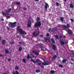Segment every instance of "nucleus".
<instances>
[{"instance_id": "obj_62", "label": "nucleus", "mask_w": 74, "mask_h": 74, "mask_svg": "<svg viewBox=\"0 0 74 74\" xmlns=\"http://www.w3.org/2000/svg\"><path fill=\"white\" fill-rule=\"evenodd\" d=\"M2 55H0V56H2Z\"/></svg>"}, {"instance_id": "obj_57", "label": "nucleus", "mask_w": 74, "mask_h": 74, "mask_svg": "<svg viewBox=\"0 0 74 74\" xmlns=\"http://www.w3.org/2000/svg\"><path fill=\"white\" fill-rule=\"evenodd\" d=\"M63 38H66V36H64Z\"/></svg>"}, {"instance_id": "obj_60", "label": "nucleus", "mask_w": 74, "mask_h": 74, "mask_svg": "<svg viewBox=\"0 0 74 74\" xmlns=\"http://www.w3.org/2000/svg\"><path fill=\"white\" fill-rule=\"evenodd\" d=\"M45 21H43V22H45Z\"/></svg>"}, {"instance_id": "obj_61", "label": "nucleus", "mask_w": 74, "mask_h": 74, "mask_svg": "<svg viewBox=\"0 0 74 74\" xmlns=\"http://www.w3.org/2000/svg\"><path fill=\"white\" fill-rule=\"evenodd\" d=\"M23 38H25V36H23Z\"/></svg>"}, {"instance_id": "obj_45", "label": "nucleus", "mask_w": 74, "mask_h": 74, "mask_svg": "<svg viewBox=\"0 0 74 74\" xmlns=\"http://www.w3.org/2000/svg\"><path fill=\"white\" fill-rule=\"evenodd\" d=\"M56 38H57V39H58V38H59V36H58V35H56Z\"/></svg>"}, {"instance_id": "obj_22", "label": "nucleus", "mask_w": 74, "mask_h": 74, "mask_svg": "<svg viewBox=\"0 0 74 74\" xmlns=\"http://www.w3.org/2000/svg\"><path fill=\"white\" fill-rule=\"evenodd\" d=\"M34 54L36 55H37V56H38L39 55V53H38V52H37V51H35L34 53Z\"/></svg>"}, {"instance_id": "obj_34", "label": "nucleus", "mask_w": 74, "mask_h": 74, "mask_svg": "<svg viewBox=\"0 0 74 74\" xmlns=\"http://www.w3.org/2000/svg\"><path fill=\"white\" fill-rule=\"evenodd\" d=\"M14 42H13L12 41H11L10 42V44L12 45V44H14Z\"/></svg>"}, {"instance_id": "obj_27", "label": "nucleus", "mask_w": 74, "mask_h": 74, "mask_svg": "<svg viewBox=\"0 0 74 74\" xmlns=\"http://www.w3.org/2000/svg\"><path fill=\"white\" fill-rule=\"evenodd\" d=\"M15 4H17L18 5H20V2L16 1L15 2Z\"/></svg>"}, {"instance_id": "obj_39", "label": "nucleus", "mask_w": 74, "mask_h": 74, "mask_svg": "<svg viewBox=\"0 0 74 74\" xmlns=\"http://www.w3.org/2000/svg\"><path fill=\"white\" fill-rule=\"evenodd\" d=\"M56 4L57 6H59V4L58 2H56Z\"/></svg>"}, {"instance_id": "obj_6", "label": "nucleus", "mask_w": 74, "mask_h": 74, "mask_svg": "<svg viewBox=\"0 0 74 74\" xmlns=\"http://www.w3.org/2000/svg\"><path fill=\"white\" fill-rule=\"evenodd\" d=\"M62 26L64 29H69V28L70 27V25L68 24H67V26L64 25H62Z\"/></svg>"}, {"instance_id": "obj_58", "label": "nucleus", "mask_w": 74, "mask_h": 74, "mask_svg": "<svg viewBox=\"0 0 74 74\" xmlns=\"http://www.w3.org/2000/svg\"><path fill=\"white\" fill-rule=\"evenodd\" d=\"M33 52H34V50H33L32 51Z\"/></svg>"}, {"instance_id": "obj_24", "label": "nucleus", "mask_w": 74, "mask_h": 74, "mask_svg": "<svg viewBox=\"0 0 74 74\" xmlns=\"http://www.w3.org/2000/svg\"><path fill=\"white\" fill-rule=\"evenodd\" d=\"M27 59H30V58H32V57H30V55L29 54H28L27 57Z\"/></svg>"}, {"instance_id": "obj_25", "label": "nucleus", "mask_w": 74, "mask_h": 74, "mask_svg": "<svg viewBox=\"0 0 74 74\" xmlns=\"http://www.w3.org/2000/svg\"><path fill=\"white\" fill-rule=\"evenodd\" d=\"M15 70H19V67L17 66H16L15 67Z\"/></svg>"}, {"instance_id": "obj_41", "label": "nucleus", "mask_w": 74, "mask_h": 74, "mask_svg": "<svg viewBox=\"0 0 74 74\" xmlns=\"http://www.w3.org/2000/svg\"><path fill=\"white\" fill-rule=\"evenodd\" d=\"M40 66L41 67V68H42V69H44V67L42 65H41Z\"/></svg>"}, {"instance_id": "obj_5", "label": "nucleus", "mask_w": 74, "mask_h": 74, "mask_svg": "<svg viewBox=\"0 0 74 74\" xmlns=\"http://www.w3.org/2000/svg\"><path fill=\"white\" fill-rule=\"evenodd\" d=\"M17 23V22H14V23H10V26L11 27H13V28H14L15 27V26H16V24Z\"/></svg>"}, {"instance_id": "obj_43", "label": "nucleus", "mask_w": 74, "mask_h": 74, "mask_svg": "<svg viewBox=\"0 0 74 74\" xmlns=\"http://www.w3.org/2000/svg\"><path fill=\"white\" fill-rule=\"evenodd\" d=\"M6 27H7V30H10V27H8V26H7Z\"/></svg>"}, {"instance_id": "obj_23", "label": "nucleus", "mask_w": 74, "mask_h": 74, "mask_svg": "<svg viewBox=\"0 0 74 74\" xmlns=\"http://www.w3.org/2000/svg\"><path fill=\"white\" fill-rule=\"evenodd\" d=\"M35 72L36 73H40V70L39 69L36 70L35 71Z\"/></svg>"}, {"instance_id": "obj_35", "label": "nucleus", "mask_w": 74, "mask_h": 74, "mask_svg": "<svg viewBox=\"0 0 74 74\" xmlns=\"http://www.w3.org/2000/svg\"><path fill=\"white\" fill-rule=\"evenodd\" d=\"M23 62L24 63H26V60L25 59H23Z\"/></svg>"}, {"instance_id": "obj_38", "label": "nucleus", "mask_w": 74, "mask_h": 74, "mask_svg": "<svg viewBox=\"0 0 74 74\" xmlns=\"http://www.w3.org/2000/svg\"><path fill=\"white\" fill-rule=\"evenodd\" d=\"M46 36L47 37H49V36H50L49 34V33H47L46 34Z\"/></svg>"}, {"instance_id": "obj_17", "label": "nucleus", "mask_w": 74, "mask_h": 74, "mask_svg": "<svg viewBox=\"0 0 74 74\" xmlns=\"http://www.w3.org/2000/svg\"><path fill=\"white\" fill-rule=\"evenodd\" d=\"M36 62H37L38 63H41L42 62L39 59H37L36 60Z\"/></svg>"}, {"instance_id": "obj_32", "label": "nucleus", "mask_w": 74, "mask_h": 74, "mask_svg": "<svg viewBox=\"0 0 74 74\" xmlns=\"http://www.w3.org/2000/svg\"><path fill=\"white\" fill-rule=\"evenodd\" d=\"M55 73V71H53V70H51L50 71V73H51V74H53Z\"/></svg>"}, {"instance_id": "obj_37", "label": "nucleus", "mask_w": 74, "mask_h": 74, "mask_svg": "<svg viewBox=\"0 0 74 74\" xmlns=\"http://www.w3.org/2000/svg\"><path fill=\"white\" fill-rule=\"evenodd\" d=\"M15 73L16 74H19V73L17 71H16Z\"/></svg>"}, {"instance_id": "obj_28", "label": "nucleus", "mask_w": 74, "mask_h": 74, "mask_svg": "<svg viewBox=\"0 0 74 74\" xmlns=\"http://www.w3.org/2000/svg\"><path fill=\"white\" fill-rule=\"evenodd\" d=\"M5 52L6 53H9V51H8L7 49H6L5 50Z\"/></svg>"}, {"instance_id": "obj_33", "label": "nucleus", "mask_w": 74, "mask_h": 74, "mask_svg": "<svg viewBox=\"0 0 74 74\" xmlns=\"http://www.w3.org/2000/svg\"><path fill=\"white\" fill-rule=\"evenodd\" d=\"M40 17H38L37 19V22H39V21H40Z\"/></svg>"}, {"instance_id": "obj_4", "label": "nucleus", "mask_w": 74, "mask_h": 74, "mask_svg": "<svg viewBox=\"0 0 74 74\" xmlns=\"http://www.w3.org/2000/svg\"><path fill=\"white\" fill-rule=\"evenodd\" d=\"M39 46H40V48L42 51H44L46 50V48H45V49H44V45L42 44H39Z\"/></svg>"}, {"instance_id": "obj_52", "label": "nucleus", "mask_w": 74, "mask_h": 74, "mask_svg": "<svg viewBox=\"0 0 74 74\" xmlns=\"http://www.w3.org/2000/svg\"><path fill=\"white\" fill-rule=\"evenodd\" d=\"M40 36L41 37H43V35H41Z\"/></svg>"}, {"instance_id": "obj_26", "label": "nucleus", "mask_w": 74, "mask_h": 74, "mask_svg": "<svg viewBox=\"0 0 74 74\" xmlns=\"http://www.w3.org/2000/svg\"><path fill=\"white\" fill-rule=\"evenodd\" d=\"M70 7L71 8H74V5H73L72 4H70Z\"/></svg>"}, {"instance_id": "obj_44", "label": "nucleus", "mask_w": 74, "mask_h": 74, "mask_svg": "<svg viewBox=\"0 0 74 74\" xmlns=\"http://www.w3.org/2000/svg\"><path fill=\"white\" fill-rule=\"evenodd\" d=\"M19 44H20V45H22V44H23L22 43V42H19Z\"/></svg>"}, {"instance_id": "obj_13", "label": "nucleus", "mask_w": 74, "mask_h": 74, "mask_svg": "<svg viewBox=\"0 0 74 74\" xmlns=\"http://www.w3.org/2000/svg\"><path fill=\"white\" fill-rule=\"evenodd\" d=\"M44 39L45 42H47V41L49 40V38H47L46 37H45Z\"/></svg>"}, {"instance_id": "obj_10", "label": "nucleus", "mask_w": 74, "mask_h": 74, "mask_svg": "<svg viewBox=\"0 0 74 74\" xmlns=\"http://www.w3.org/2000/svg\"><path fill=\"white\" fill-rule=\"evenodd\" d=\"M33 35L34 36V37H37L38 36V34L37 33H36V32L34 31L33 33Z\"/></svg>"}, {"instance_id": "obj_9", "label": "nucleus", "mask_w": 74, "mask_h": 74, "mask_svg": "<svg viewBox=\"0 0 74 74\" xmlns=\"http://www.w3.org/2000/svg\"><path fill=\"white\" fill-rule=\"evenodd\" d=\"M68 33L69 34H73V32L71 29H68Z\"/></svg>"}, {"instance_id": "obj_2", "label": "nucleus", "mask_w": 74, "mask_h": 74, "mask_svg": "<svg viewBox=\"0 0 74 74\" xmlns=\"http://www.w3.org/2000/svg\"><path fill=\"white\" fill-rule=\"evenodd\" d=\"M21 27V26H18L17 27V29L18 31V32L21 34H24L25 35L27 34L26 32L25 31L23 30L22 29H19Z\"/></svg>"}, {"instance_id": "obj_46", "label": "nucleus", "mask_w": 74, "mask_h": 74, "mask_svg": "<svg viewBox=\"0 0 74 74\" xmlns=\"http://www.w3.org/2000/svg\"><path fill=\"white\" fill-rule=\"evenodd\" d=\"M8 61H9V62H10L11 61V59L8 58Z\"/></svg>"}, {"instance_id": "obj_50", "label": "nucleus", "mask_w": 74, "mask_h": 74, "mask_svg": "<svg viewBox=\"0 0 74 74\" xmlns=\"http://www.w3.org/2000/svg\"><path fill=\"white\" fill-rule=\"evenodd\" d=\"M12 74H15V72L13 71Z\"/></svg>"}, {"instance_id": "obj_36", "label": "nucleus", "mask_w": 74, "mask_h": 74, "mask_svg": "<svg viewBox=\"0 0 74 74\" xmlns=\"http://www.w3.org/2000/svg\"><path fill=\"white\" fill-rule=\"evenodd\" d=\"M23 10H25V11H26L27 10V8H26L24 7L23 8Z\"/></svg>"}, {"instance_id": "obj_20", "label": "nucleus", "mask_w": 74, "mask_h": 74, "mask_svg": "<svg viewBox=\"0 0 74 74\" xmlns=\"http://www.w3.org/2000/svg\"><path fill=\"white\" fill-rule=\"evenodd\" d=\"M52 48L54 50L56 49V46L55 45H53L52 46Z\"/></svg>"}, {"instance_id": "obj_53", "label": "nucleus", "mask_w": 74, "mask_h": 74, "mask_svg": "<svg viewBox=\"0 0 74 74\" xmlns=\"http://www.w3.org/2000/svg\"><path fill=\"white\" fill-rule=\"evenodd\" d=\"M71 60L72 61H74V59H71Z\"/></svg>"}, {"instance_id": "obj_31", "label": "nucleus", "mask_w": 74, "mask_h": 74, "mask_svg": "<svg viewBox=\"0 0 74 74\" xmlns=\"http://www.w3.org/2000/svg\"><path fill=\"white\" fill-rule=\"evenodd\" d=\"M58 67H62H62H63V65H62L61 64H59L58 65Z\"/></svg>"}, {"instance_id": "obj_42", "label": "nucleus", "mask_w": 74, "mask_h": 74, "mask_svg": "<svg viewBox=\"0 0 74 74\" xmlns=\"http://www.w3.org/2000/svg\"><path fill=\"white\" fill-rule=\"evenodd\" d=\"M64 44H68V41H67V42H64Z\"/></svg>"}, {"instance_id": "obj_63", "label": "nucleus", "mask_w": 74, "mask_h": 74, "mask_svg": "<svg viewBox=\"0 0 74 74\" xmlns=\"http://www.w3.org/2000/svg\"><path fill=\"white\" fill-rule=\"evenodd\" d=\"M68 59H69V57H68Z\"/></svg>"}, {"instance_id": "obj_30", "label": "nucleus", "mask_w": 74, "mask_h": 74, "mask_svg": "<svg viewBox=\"0 0 74 74\" xmlns=\"http://www.w3.org/2000/svg\"><path fill=\"white\" fill-rule=\"evenodd\" d=\"M31 62H33V63H36V61H34L33 59H31Z\"/></svg>"}, {"instance_id": "obj_21", "label": "nucleus", "mask_w": 74, "mask_h": 74, "mask_svg": "<svg viewBox=\"0 0 74 74\" xmlns=\"http://www.w3.org/2000/svg\"><path fill=\"white\" fill-rule=\"evenodd\" d=\"M22 50V47H19V48L18 49V51H20L21 52V51Z\"/></svg>"}, {"instance_id": "obj_16", "label": "nucleus", "mask_w": 74, "mask_h": 74, "mask_svg": "<svg viewBox=\"0 0 74 74\" xmlns=\"http://www.w3.org/2000/svg\"><path fill=\"white\" fill-rule=\"evenodd\" d=\"M42 64L43 66H46V65H48L49 63H47L46 62H42Z\"/></svg>"}, {"instance_id": "obj_47", "label": "nucleus", "mask_w": 74, "mask_h": 74, "mask_svg": "<svg viewBox=\"0 0 74 74\" xmlns=\"http://www.w3.org/2000/svg\"><path fill=\"white\" fill-rule=\"evenodd\" d=\"M59 37H60V39H61V38H62V36H60Z\"/></svg>"}, {"instance_id": "obj_15", "label": "nucleus", "mask_w": 74, "mask_h": 74, "mask_svg": "<svg viewBox=\"0 0 74 74\" xmlns=\"http://www.w3.org/2000/svg\"><path fill=\"white\" fill-rule=\"evenodd\" d=\"M60 44L61 45H64V42L62 41L61 40H60Z\"/></svg>"}, {"instance_id": "obj_59", "label": "nucleus", "mask_w": 74, "mask_h": 74, "mask_svg": "<svg viewBox=\"0 0 74 74\" xmlns=\"http://www.w3.org/2000/svg\"><path fill=\"white\" fill-rule=\"evenodd\" d=\"M65 1H67V0H64Z\"/></svg>"}, {"instance_id": "obj_3", "label": "nucleus", "mask_w": 74, "mask_h": 74, "mask_svg": "<svg viewBox=\"0 0 74 74\" xmlns=\"http://www.w3.org/2000/svg\"><path fill=\"white\" fill-rule=\"evenodd\" d=\"M41 21H36V23L34 25V26L35 27H40L41 26Z\"/></svg>"}, {"instance_id": "obj_1", "label": "nucleus", "mask_w": 74, "mask_h": 74, "mask_svg": "<svg viewBox=\"0 0 74 74\" xmlns=\"http://www.w3.org/2000/svg\"><path fill=\"white\" fill-rule=\"evenodd\" d=\"M12 10V8H10L9 10H6L5 11V12H3L2 13V14L4 16H5L7 18V19H9V18H11V16L10 15L9 16H8L9 15V13Z\"/></svg>"}, {"instance_id": "obj_8", "label": "nucleus", "mask_w": 74, "mask_h": 74, "mask_svg": "<svg viewBox=\"0 0 74 74\" xmlns=\"http://www.w3.org/2000/svg\"><path fill=\"white\" fill-rule=\"evenodd\" d=\"M27 26L28 27H32V22H31V21H29L28 22Z\"/></svg>"}, {"instance_id": "obj_64", "label": "nucleus", "mask_w": 74, "mask_h": 74, "mask_svg": "<svg viewBox=\"0 0 74 74\" xmlns=\"http://www.w3.org/2000/svg\"><path fill=\"white\" fill-rule=\"evenodd\" d=\"M3 74H6V73H3Z\"/></svg>"}, {"instance_id": "obj_11", "label": "nucleus", "mask_w": 74, "mask_h": 74, "mask_svg": "<svg viewBox=\"0 0 74 74\" xmlns=\"http://www.w3.org/2000/svg\"><path fill=\"white\" fill-rule=\"evenodd\" d=\"M6 43V41L5 40H3L2 41V44L3 45H5V43Z\"/></svg>"}, {"instance_id": "obj_49", "label": "nucleus", "mask_w": 74, "mask_h": 74, "mask_svg": "<svg viewBox=\"0 0 74 74\" xmlns=\"http://www.w3.org/2000/svg\"><path fill=\"white\" fill-rule=\"evenodd\" d=\"M1 21H4V19L3 18L2 19L1 18Z\"/></svg>"}, {"instance_id": "obj_54", "label": "nucleus", "mask_w": 74, "mask_h": 74, "mask_svg": "<svg viewBox=\"0 0 74 74\" xmlns=\"http://www.w3.org/2000/svg\"><path fill=\"white\" fill-rule=\"evenodd\" d=\"M55 31H56V32H57L58 31V29H54Z\"/></svg>"}, {"instance_id": "obj_18", "label": "nucleus", "mask_w": 74, "mask_h": 74, "mask_svg": "<svg viewBox=\"0 0 74 74\" xmlns=\"http://www.w3.org/2000/svg\"><path fill=\"white\" fill-rule=\"evenodd\" d=\"M51 41L53 43V44H55V41L54 40V39L53 38H51Z\"/></svg>"}, {"instance_id": "obj_19", "label": "nucleus", "mask_w": 74, "mask_h": 74, "mask_svg": "<svg viewBox=\"0 0 74 74\" xmlns=\"http://www.w3.org/2000/svg\"><path fill=\"white\" fill-rule=\"evenodd\" d=\"M66 62H67V60L66 59H64L62 61V63H65Z\"/></svg>"}, {"instance_id": "obj_56", "label": "nucleus", "mask_w": 74, "mask_h": 74, "mask_svg": "<svg viewBox=\"0 0 74 74\" xmlns=\"http://www.w3.org/2000/svg\"><path fill=\"white\" fill-rule=\"evenodd\" d=\"M58 27H61V26L60 25L58 26Z\"/></svg>"}, {"instance_id": "obj_29", "label": "nucleus", "mask_w": 74, "mask_h": 74, "mask_svg": "<svg viewBox=\"0 0 74 74\" xmlns=\"http://www.w3.org/2000/svg\"><path fill=\"white\" fill-rule=\"evenodd\" d=\"M60 19L61 21H62V22H63L64 18H63V17H61L60 18Z\"/></svg>"}, {"instance_id": "obj_12", "label": "nucleus", "mask_w": 74, "mask_h": 74, "mask_svg": "<svg viewBox=\"0 0 74 74\" xmlns=\"http://www.w3.org/2000/svg\"><path fill=\"white\" fill-rule=\"evenodd\" d=\"M45 9H47L48 8V3L45 2Z\"/></svg>"}, {"instance_id": "obj_51", "label": "nucleus", "mask_w": 74, "mask_h": 74, "mask_svg": "<svg viewBox=\"0 0 74 74\" xmlns=\"http://www.w3.org/2000/svg\"><path fill=\"white\" fill-rule=\"evenodd\" d=\"M38 65H39V66H40V65H41V63H38Z\"/></svg>"}, {"instance_id": "obj_48", "label": "nucleus", "mask_w": 74, "mask_h": 74, "mask_svg": "<svg viewBox=\"0 0 74 74\" xmlns=\"http://www.w3.org/2000/svg\"><path fill=\"white\" fill-rule=\"evenodd\" d=\"M34 1H38L40 0H34Z\"/></svg>"}, {"instance_id": "obj_7", "label": "nucleus", "mask_w": 74, "mask_h": 74, "mask_svg": "<svg viewBox=\"0 0 74 74\" xmlns=\"http://www.w3.org/2000/svg\"><path fill=\"white\" fill-rule=\"evenodd\" d=\"M51 28H49V29H48V32H52V33H55V30L53 28H52L51 30Z\"/></svg>"}, {"instance_id": "obj_40", "label": "nucleus", "mask_w": 74, "mask_h": 74, "mask_svg": "<svg viewBox=\"0 0 74 74\" xmlns=\"http://www.w3.org/2000/svg\"><path fill=\"white\" fill-rule=\"evenodd\" d=\"M70 20H71V22H74V20H73V19L71 18L70 19Z\"/></svg>"}, {"instance_id": "obj_14", "label": "nucleus", "mask_w": 74, "mask_h": 74, "mask_svg": "<svg viewBox=\"0 0 74 74\" xmlns=\"http://www.w3.org/2000/svg\"><path fill=\"white\" fill-rule=\"evenodd\" d=\"M56 58H57V56H56V55H54L53 56V58H51V59L52 60H54Z\"/></svg>"}, {"instance_id": "obj_55", "label": "nucleus", "mask_w": 74, "mask_h": 74, "mask_svg": "<svg viewBox=\"0 0 74 74\" xmlns=\"http://www.w3.org/2000/svg\"><path fill=\"white\" fill-rule=\"evenodd\" d=\"M17 38H19V36L17 35Z\"/></svg>"}]
</instances>
